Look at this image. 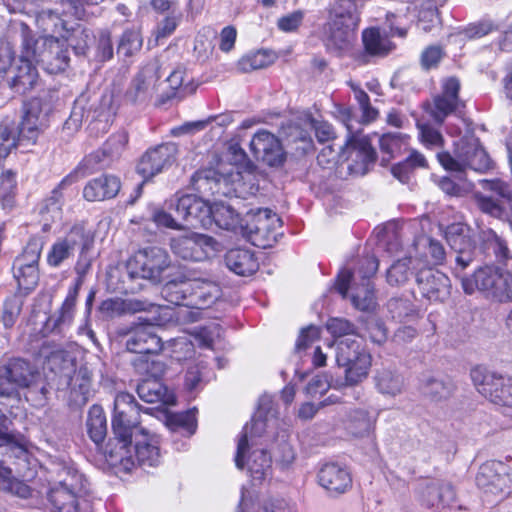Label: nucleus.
I'll return each mask as SVG.
<instances>
[{"label":"nucleus","instance_id":"obj_1","mask_svg":"<svg viewBox=\"0 0 512 512\" xmlns=\"http://www.w3.org/2000/svg\"><path fill=\"white\" fill-rule=\"evenodd\" d=\"M140 412L133 395L120 392L114 400L112 429L114 436L105 448L106 461L111 466H121L130 471L135 466L131 450L132 436L140 430Z\"/></svg>","mask_w":512,"mask_h":512},{"label":"nucleus","instance_id":"obj_2","mask_svg":"<svg viewBox=\"0 0 512 512\" xmlns=\"http://www.w3.org/2000/svg\"><path fill=\"white\" fill-rule=\"evenodd\" d=\"M46 365L58 377L59 389L69 390V400L83 406L91 395L92 372L87 366L77 368L76 361L66 351L56 349L45 355Z\"/></svg>","mask_w":512,"mask_h":512},{"label":"nucleus","instance_id":"obj_3","mask_svg":"<svg viewBox=\"0 0 512 512\" xmlns=\"http://www.w3.org/2000/svg\"><path fill=\"white\" fill-rule=\"evenodd\" d=\"M56 478L47 492V499L57 512H80L81 503L88 493L85 476L75 467L58 465Z\"/></svg>","mask_w":512,"mask_h":512},{"label":"nucleus","instance_id":"obj_4","mask_svg":"<svg viewBox=\"0 0 512 512\" xmlns=\"http://www.w3.org/2000/svg\"><path fill=\"white\" fill-rule=\"evenodd\" d=\"M336 362L345 368L344 382L340 386H355L367 378L372 356L360 341L344 339L337 343Z\"/></svg>","mask_w":512,"mask_h":512},{"label":"nucleus","instance_id":"obj_5","mask_svg":"<svg viewBox=\"0 0 512 512\" xmlns=\"http://www.w3.org/2000/svg\"><path fill=\"white\" fill-rule=\"evenodd\" d=\"M470 377L478 393L495 406L512 408V376L477 365Z\"/></svg>","mask_w":512,"mask_h":512},{"label":"nucleus","instance_id":"obj_6","mask_svg":"<svg viewBox=\"0 0 512 512\" xmlns=\"http://www.w3.org/2000/svg\"><path fill=\"white\" fill-rule=\"evenodd\" d=\"M461 284L467 294L479 290L500 300L512 301V279L508 282L502 271L493 265L479 267L470 277H461Z\"/></svg>","mask_w":512,"mask_h":512},{"label":"nucleus","instance_id":"obj_7","mask_svg":"<svg viewBox=\"0 0 512 512\" xmlns=\"http://www.w3.org/2000/svg\"><path fill=\"white\" fill-rule=\"evenodd\" d=\"M170 265V256L164 249L149 247L139 250L128 260L127 272L131 278L159 283Z\"/></svg>","mask_w":512,"mask_h":512},{"label":"nucleus","instance_id":"obj_8","mask_svg":"<svg viewBox=\"0 0 512 512\" xmlns=\"http://www.w3.org/2000/svg\"><path fill=\"white\" fill-rule=\"evenodd\" d=\"M475 482L484 494L502 496L512 489L511 468L506 462L487 460L480 465Z\"/></svg>","mask_w":512,"mask_h":512},{"label":"nucleus","instance_id":"obj_9","mask_svg":"<svg viewBox=\"0 0 512 512\" xmlns=\"http://www.w3.org/2000/svg\"><path fill=\"white\" fill-rule=\"evenodd\" d=\"M170 209L179 215L183 229L208 228L212 207L195 195H183L170 203Z\"/></svg>","mask_w":512,"mask_h":512},{"label":"nucleus","instance_id":"obj_10","mask_svg":"<svg viewBox=\"0 0 512 512\" xmlns=\"http://www.w3.org/2000/svg\"><path fill=\"white\" fill-rule=\"evenodd\" d=\"M93 235L83 225H74L62 238L57 239L51 246L47 262L52 267H59L65 260L74 255L78 247L91 249Z\"/></svg>","mask_w":512,"mask_h":512},{"label":"nucleus","instance_id":"obj_11","mask_svg":"<svg viewBox=\"0 0 512 512\" xmlns=\"http://www.w3.org/2000/svg\"><path fill=\"white\" fill-rule=\"evenodd\" d=\"M155 326L159 325L140 322L122 330L120 335L126 338V349L139 355L159 354L163 350V341L157 334Z\"/></svg>","mask_w":512,"mask_h":512},{"label":"nucleus","instance_id":"obj_12","mask_svg":"<svg viewBox=\"0 0 512 512\" xmlns=\"http://www.w3.org/2000/svg\"><path fill=\"white\" fill-rule=\"evenodd\" d=\"M4 372L8 374L16 390L27 389L29 392L46 394V388L41 380V374L29 361L22 358L11 359L4 365Z\"/></svg>","mask_w":512,"mask_h":512},{"label":"nucleus","instance_id":"obj_13","mask_svg":"<svg viewBox=\"0 0 512 512\" xmlns=\"http://www.w3.org/2000/svg\"><path fill=\"white\" fill-rule=\"evenodd\" d=\"M454 160L464 170L470 168L474 171L485 173L494 167V162L476 142L467 138H461L454 143Z\"/></svg>","mask_w":512,"mask_h":512},{"label":"nucleus","instance_id":"obj_14","mask_svg":"<svg viewBox=\"0 0 512 512\" xmlns=\"http://www.w3.org/2000/svg\"><path fill=\"white\" fill-rule=\"evenodd\" d=\"M282 221L269 209H259L245 225L244 234L254 241H263V247L271 246L277 240Z\"/></svg>","mask_w":512,"mask_h":512},{"label":"nucleus","instance_id":"obj_15","mask_svg":"<svg viewBox=\"0 0 512 512\" xmlns=\"http://www.w3.org/2000/svg\"><path fill=\"white\" fill-rule=\"evenodd\" d=\"M176 146L171 143L159 145L148 150L137 165V172L144 180L151 179L170 167L176 155Z\"/></svg>","mask_w":512,"mask_h":512},{"label":"nucleus","instance_id":"obj_16","mask_svg":"<svg viewBox=\"0 0 512 512\" xmlns=\"http://www.w3.org/2000/svg\"><path fill=\"white\" fill-rule=\"evenodd\" d=\"M250 148L258 160L269 166H280L286 158L280 140L266 130H261L253 136Z\"/></svg>","mask_w":512,"mask_h":512},{"label":"nucleus","instance_id":"obj_17","mask_svg":"<svg viewBox=\"0 0 512 512\" xmlns=\"http://www.w3.org/2000/svg\"><path fill=\"white\" fill-rule=\"evenodd\" d=\"M468 232L469 229L464 224H450V249L457 253L454 272L456 277H460L459 271L464 270L474 260L476 246Z\"/></svg>","mask_w":512,"mask_h":512},{"label":"nucleus","instance_id":"obj_18","mask_svg":"<svg viewBox=\"0 0 512 512\" xmlns=\"http://www.w3.org/2000/svg\"><path fill=\"white\" fill-rule=\"evenodd\" d=\"M213 238L204 234L192 233L171 239L173 253L184 260L200 261L206 257L205 247L211 246Z\"/></svg>","mask_w":512,"mask_h":512},{"label":"nucleus","instance_id":"obj_19","mask_svg":"<svg viewBox=\"0 0 512 512\" xmlns=\"http://www.w3.org/2000/svg\"><path fill=\"white\" fill-rule=\"evenodd\" d=\"M340 113L349 132V144L356 154V158L359 159L363 165L362 173H366L368 166L373 164L376 160V152L368 137L356 135L351 109L345 108Z\"/></svg>","mask_w":512,"mask_h":512},{"label":"nucleus","instance_id":"obj_20","mask_svg":"<svg viewBox=\"0 0 512 512\" xmlns=\"http://www.w3.org/2000/svg\"><path fill=\"white\" fill-rule=\"evenodd\" d=\"M39 75L32 60L18 58L10 71L7 81L11 89L19 94H27L38 84Z\"/></svg>","mask_w":512,"mask_h":512},{"label":"nucleus","instance_id":"obj_21","mask_svg":"<svg viewBox=\"0 0 512 512\" xmlns=\"http://www.w3.org/2000/svg\"><path fill=\"white\" fill-rule=\"evenodd\" d=\"M158 77L153 66L144 67L133 79L125 97L133 103H144L152 98Z\"/></svg>","mask_w":512,"mask_h":512},{"label":"nucleus","instance_id":"obj_22","mask_svg":"<svg viewBox=\"0 0 512 512\" xmlns=\"http://www.w3.org/2000/svg\"><path fill=\"white\" fill-rule=\"evenodd\" d=\"M357 26L328 21L323 27V41L328 50L341 53L351 48Z\"/></svg>","mask_w":512,"mask_h":512},{"label":"nucleus","instance_id":"obj_23","mask_svg":"<svg viewBox=\"0 0 512 512\" xmlns=\"http://www.w3.org/2000/svg\"><path fill=\"white\" fill-rule=\"evenodd\" d=\"M318 482L327 491L341 494L351 486L352 480L346 468L336 463H326L318 472Z\"/></svg>","mask_w":512,"mask_h":512},{"label":"nucleus","instance_id":"obj_24","mask_svg":"<svg viewBox=\"0 0 512 512\" xmlns=\"http://www.w3.org/2000/svg\"><path fill=\"white\" fill-rule=\"evenodd\" d=\"M120 190V180L113 175H101L90 180L83 189L87 201H104L115 197Z\"/></svg>","mask_w":512,"mask_h":512},{"label":"nucleus","instance_id":"obj_25","mask_svg":"<svg viewBox=\"0 0 512 512\" xmlns=\"http://www.w3.org/2000/svg\"><path fill=\"white\" fill-rule=\"evenodd\" d=\"M447 277L444 273L431 268L420 270L416 276L420 293L432 301L442 300L441 290L445 288Z\"/></svg>","mask_w":512,"mask_h":512},{"label":"nucleus","instance_id":"obj_26","mask_svg":"<svg viewBox=\"0 0 512 512\" xmlns=\"http://www.w3.org/2000/svg\"><path fill=\"white\" fill-rule=\"evenodd\" d=\"M226 266L237 275L249 276L259 268V263L254 253L249 249L235 248L225 255Z\"/></svg>","mask_w":512,"mask_h":512},{"label":"nucleus","instance_id":"obj_27","mask_svg":"<svg viewBox=\"0 0 512 512\" xmlns=\"http://www.w3.org/2000/svg\"><path fill=\"white\" fill-rule=\"evenodd\" d=\"M226 183L225 177H219L213 170L197 171L191 178L192 188L201 196L226 195L222 189Z\"/></svg>","mask_w":512,"mask_h":512},{"label":"nucleus","instance_id":"obj_28","mask_svg":"<svg viewBox=\"0 0 512 512\" xmlns=\"http://www.w3.org/2000/svg\"><path fill=\"white\" fill-rule=\"evenodd\" d=\"M193 280L181 278L168 281L161 289L162 297L171 304L190 306Z\"/></svg>","mask_w":512,"mask_h":512},{"label":"nucleus","instance_id":"obj_29","mask_svg":"<svg viewBox=\"0 0 512 512\" xmlns=\"http://www.w3.org/2000/svg\"><path fill=\"white\" fill-rule=\"evenodd\" d=\"M137 394L147 403H174V395L168 391L160 379H144L137 385Z\"/></svg>","mask_w":512,"mask_h":512},{"label":"nucleus","instance_id":"obj_30","mask_svg":"<svg viewBox=\"0 0 512 512\" xmlns=\"http://www.w3.org/2000/svg\"><path fill=\"white\" fill-rule=\"evenodd\" d=\"M221 296V289L218 284L195 279L193 280V293L191 294L190 306L197 308L210 307Z\"/></svg>","mask_w":512,"mask_h":512},{"label":"nucleus","instance_id":"obj_31","mask_svg":"<svg viewBox=\"0 0 512 512\" xmlns=\"http://www.w3.org/2000/svg\"><path fill=\"white\" fill-rule=\"evenodd\" d=\"M125 311L130 313L149 312L152 315L143 322H151L158 325H165L172 320V313L168 307L148 303L144 300H129L125 302Z\"/></svg>","mask_w":512,"mask_h":512},{"label":"nucleus","instance_id":"obj_32","mask_svg":"<svg viewBox=\"0 0 512 512\" xmlns=\"http://www.w3.org/2000/svg\"><path fill=\"white\" fill-rule=\"evenodd\" d=\"M47 46L40 55V61L48 65L50 72L55 73L65 70L68 66L69 57L67 51L57 38H49L45 41Z\"/></svg>","mask_w":512,"mask_h":512},{"label":"nucleus","instance_id":"obj_33","mask_svg":"<svg viewBox=\"0 0 512 512\" xmlns=\"http://www.w3.org/2000/svg\"><path fill=\"white\" fill-rule=\"evenodd\" d=\"M362 41L365 52L370 56L384 57L395 48V45L387 37L381 35L378 28L364 30Z\"/></svg>","mask_w":512,"mask_h":512},{"label":"nucleus","instance_id":"obj_34","mask_svg":"<svg viewBox=\"0 0 512 512\" xmlns=\"http://www.w3.org/2000/svg\"><path fill=\"white\" fill-rule=\"evenodd\" d=\"M225 230L237 231L244 233L245 226L242 224L240 215L229 205L223 203L216 204L212 207L211 223Z\"/></svg>","mask_w":512,"mask_h":512},{"label":"nucleus","instance_id":"obj_35","mask_svg":"<svg viewBox=\"0 0 512 512\" xmlns=\"http://www.w3.org/2000/svg\"><path fill=\"white\" fill-rule=\"evenodd\" d=\"M374 422V417L367 410L358 408L349 412L345 428L354 437H365L372 431Z\"/></svg>","mask_w":512,"mask_h":512},{"label":"nucleus","instance_id":"obj_36","mask_svg":"<svg viewBox=\"0 0 512 512\" xmlns=\"http://www.w3.org/2000/svg\"><path fill=\"white\" fill-rule=\"evenodd\" d=\"M329 21L345 24L348 27L358 26L360 18L355 1L336 0L331 6Z\"/></svg>","mask_w":512,"mask_h":512},{"label":"nucleus","instance_id":"obj_37","mask_svg":"<svg viewBox=\"0 0 512 512\" xmlns=\"http://www.w3.org/2000/svg\"><path fill=\"white\" fill-rule=\"evenodd\" d=\"M149 355H138L132 360V366L135 372L146 377L145 379H161L166 372L167 366L165 362Z\"/></svg>","mask_w":512,"mask_h":512},{"label":"nucleus","instance_id":"obj_38","mask_svg":"<svg viewBox=\"0 0 512 512\" xmlns=\"http://www.w3.org/2000/svg\"><path fill=\"white\" fill-rule=\"evenodd\" d=\"M86 426L90 439L96 445L102 443L107 434V422L102 407L98 405L90 407Z\"/></svg>","mask_w":512,"mask_h":512},{"label":"nucleus","instance_id":"obj_39","mask_svg":"<svg viewBox=\"0 0 512 512\" xmlns=\"http://www.w3.org/2000/svg\"><path fill=\"white\" fill-rule=\"evenodd\" d=\"M465 171L450 155V196L465 197L472 193L474 184L467 179Z\"/></svg>","mask_w":512,"mask_h":512},{"label":"nucleus","instance_id":"obj_40","mask_svg":"<svg viewBox=\"0 0 512 512\" xmlns=\"http://www.w3.org/2000/svg\"><path fill=\"white\" fill-rule=\"evenodd\" d=\"M265 429L266 423L261 417H254L250 424L245 425L237 445V452L235 456V464L237 468L243 469L244 467V455L248 448V435L261 436Z\"/></svg>","mask_w":512,"mask_h":512},{"label":"nucleus","instance_id":"obj_41","mask_svg":"<svg viewBox=\"0 0 512 512\" xmlns=\"http://www.w3.org/2000/svg\"><path fill=\"white\" fill-rule=\"evenodd\" d=\"M92 113V105L88 107V100L81 96L74 102L69 118L63 125V131L71 135L79 130L84 120H88Z\"/></svg>","mask_w":512,"mask_h":512},{"label":"nucleus","instance_id":"obj_42","mask_svg":"<svg viewBox=\"0 0 512 512\" xmlns=\"http://www.w3.org/2000/svg\"><path fill=\"white\" fill-rule=\"evenodd\" d=\"M40 115L41 111L39 103L37 101H32L25 112L20 126L18 125L17 133L19 137L27 138L29 140L37 137L41 125Z\"/></svg>","mask_w":512,"mask_h":512},{"label":"nucleus","instance_id":"obj_43","mask_svg":"<svg viewBox=\"0 0 512 512\" xmlns=\"http://www.w3.org/2000/svg\"><path fill=\"white\" fill-rule=\"evenodd\" d=\"M376 387L382 394L396 396L403 390L404 380L400 374L390 370L382 369L375 376Z\"/></svg>","mask_w":512,"mask_h":512},{"label":"nucleus","instance_id":"obj_44","mask_svg":"<svg viewBox=\"0 0 512 512\" xmlns=\"http://www.w3.org/2000/svg\"><path fill=\"white\" fill-rule=\"evenodd\" d=\"M80 283H76L71 287L67 293V296L58 312L57 317L53 320V330H61L65 325H69L72 322L76 300L79 294ZM52 321V319H50Z\"/></svg>","mask_w":512,"mask_h":512},{"label":"nucleus","instance_id":"obj_45","mask_svg":"<svg viewBox=\"0 0 512 512\" xmlns=\"http://www.w3.org/2000/svg\"><path fill=\"white\" fill-rule=\"evenodd\" d=\"M38 21L45 31H50L53 34L51 38L63 39L71 30L67 26V22L52 10H43L38 16Z\"/></svg>","mask_w":512,"mask_h":512},{"label":"nucleus","instance_id":"obj_46","mask_svg":"<svg viewBox=\"0 0 512 512\" xmlns=\"http://www.w3.org/2000/svg\"><path fill=\"white\" fill-rule=\"evenodd\" d=\"M75 181V176L68 175L65 177L57 188H55L51 195L44 200L41 208L42 214H51V220H55L61 217V209L63 204V196L61 189L68 184H72Z\"/></svg>","mask_w":512,"mask_h":512},{"label":"nucleus","instance_id":"obj_47","mask_svg":"<svg viewBox=\"0 0 512 512\" xmlns=\"http://www.w3.org/2000/svg\"><path fill=\"white\" fill-rule=\"evenodd\" d=\"M271 463V456L265 450L253 451L248 461V471L253 480H264L270 471Z\"/></svg>","mask_w":512,"mask_h":512},{"label":"nucleus","instance_id":"obj_48","mask_svg":"<svg viewBox=\"0 0 512 512\" xmlns=\"http://www.w3.org/2000/svg\"><path fill=\"white\" fill-rule=\"evenodd\" d=\"M135 466L154 467L160 462L159 448L147 441L136 442L134 447Z\"/></svg>","mask_w":512,"mask_h":512},{"label":"nucleus","instance_id":"obj_49","mask_svg":"<svg viewBox=\"0 0 512 512\" xmlns=\"http://www.w3.org/2000/svg\"><path fill=\"white\" fill-rule=\"evenodd\" d=\"M42 251V242L39 239H31L13 263V269H22L26 267H39V260Z\"/></svg>","mask_w":512,"mask_h":512},{"label":"nucleus","instance_id":"obj_50","mask_svg":"<svg viewBox=\"0 0 512 512\" xmlns=\"http://www.w3.org/2000/svg\"><path fill=\"white\" fill-rule=\"evenodd\" d=\"M17 130L18 125L13 120L5 119L0 123V159L7 157L16 147Z\"/></svg>","mask_w":512,"mask_h":512},{"label":"nucleus","instance_id":"obj_51","mask_svg":"<svg viewBox=\"0 0 512 512\" xmlns=\"http://www.w3.org/2000/svg\"><path fill=\"white\" fill-rule=\"evenodd\" d=\"M16 179L12 170H6L0 178V203L3 209L10 210L15 204Z\"/></svg>","mask_w":512,"mask_h":512},{"label":"nucleus","instance_id":"obj_52","mask_svg":"<svg viewBox=\"0 0 512 512\" xmlns=\"http://www.w3.org/2000/svg\"><path fill=\"white\" fill-rule=\"evenodd\" d=\"M0 490L10 492L23 499L29 498L32 492L27 484L12 478L11 470L3 466L0 467Z\"/></svg>","mask_w":512,"mask_h":512},{"label":"nucleus","instance_id":"obj_53","mask_svg":"<svg viewBox=\"0 0 512 512\" xmlns=\"http://www.w3.org/2000/svg\"><path fill=\"white\" fill-rule=\"evenodd\" d=\"M484 248L492 252L498 263L505 264L511 259L510 250L506 240L498 236L494 231H489L484 239Z\"/></svg>","mask_w":512,"mask_h":512},{"label":"nucleus","instance_id":"obj_54","mask_svg":"<svg viewBox=\"0 0 512 512\" xmlns=\"http://www.w3.org/2000/svg\"><path fill=\"white\" fill-rule=\"evenodd\" d=\"M351 301L355 308L369 311L375 306V297L370 281L362 282L361 286L353 289Z\"/></svg>","mask_w":512,"mask_h":512},{"label":"nucleus","instance_id":"obj_55","mask_svg":"<svg viewBox=\"0 0 512 512\" xmlns=\"http://www.w3.org/2000/svg\"><path fill=\"white\" fill-rule=\"evenodd\" d=\"M273 62L272 56L263 50L245 55L238 62V67L242 72L248 73L269 66Z\"/></svg>","mask_w":512,"mask_h":512},{"label":"nucleus","instance_id":"obj_56","mask_svg":"<svg viewBox=\"0 0 512 512\" xmlns=\"http://www.w3.org/2000/svg\"><path fill=\"white\" fill-rule=\"evenodd\" d=\"M13 275L20 289L32 291L40 279L39 267L31 266L22 269H13Z\"/></svg>","mask_w":512,"mask_h":512},{"label":"nucleus","instance_id":"obj_57","mask_svg":"<svg viewBox=\"0 0 512 512\" xmlns=\"http://www.w3.org/2000/svg\"><path fill=\"white\" fill-rule=\"evenodd\" d=\"M63 40L74 49L76 54H84L91 38L88 31L78 25L75 28L72 27Z\"/></svg>","mask_w":512,"mask_h":512},{"label":"nucleus","instance_id":"obj_58","mask_svg":"<svg viewBox=\"0 0 512 512\" xmlns=\"http://www.w3.org/2000/svg\"><path fill=\"white\" fill-rule=\"evenodd\" d=\"M442 87V94L436 96L428 107L430 116L437 123H443L448 116V82H444Z\"/></svg>","mask_w":512,"mask_h":512},{"label":"nucleus","instance_id":"obj_59","mask_svg":"<svg viewBox=\"0 0 512 512\" xmlns=\"http://www.w3.org/2000/svg\"><path fill=\"white\" fill-rule=\"evenodd\" d=\"M411 263L410 258H405L395 262L387 271V281L391 285L404 284L410 276L409 265Z\"/></svg>","mask_w":512,"mask_h":512},{"label":"nucleus","instance_id":"obj_60","mask_svg":"<svg viewBox=\"0 0 512 512\" xmlns=\"http://www.w3.org/2000/svg\"><path fill=\"white\" fill-rule=\"evenodd\" d=\"M142 46V38L137 31H125L118 45V53L129 57L139 51Z\"/></svg>","mask_w":512,"mask_h":512},{"label":"nucleus","instance_id":"obj_61","mask_svg":"<svg viewBox=\"0 0 512 512\" xmlns=\"http://www.w3.org/2000/svg\"><path fill=\"white\" fill-rule=\"evenodd\" d=\"M445 54V50L441 46H428L420 55V65L422 69L428 71L438 67L439 63L445 57Z\"/></svg>","mask_w":512,"mask_h":512},{"label":"nucleus","instance_id":"obj_62","mask_svg":"<svg viewBox=\"0 0 512 512\" xmlns=\"http://www.w3.org/2000/svg\"><path fill=\"white\" fill-rule=\"evenodd\" d=\"M460 82L455 77H450V114H454L462 121H465V108L464 101L459 99Z\"/></svg>","mask_w":512,"mask_h":512},{"label":"nucleus","instance_id":"obj_63","mask_svg":"<svg viewBox=\"0 0 512 512\" xmlns=\"http://www.w3.org/2000/svg\"><path fill=\"white\" fill-rule=\"evenodd\" d=\"M476 200L478 207L482 212L497 218H501L503 216L505 212L502 201L503 199H494L490 196L477 195Z\"/></svg>","mask_w":512,"mask_h":512},{"label":"nucleus","instance_id":"obj_64","mask_svg":"<svg viewBox=\"0 0 512 512\" xmlns=\"http://www.w3.org/2000/svg\"><path fill=\"white\" fill-rule=\"evenodd\" d=\"M22 302L17 296L9 297L4 303V309L2 314V321L6 328H11L20 312H21Z\"/></svg>","mask_w":512,"mask_h":512}]
</instances>
